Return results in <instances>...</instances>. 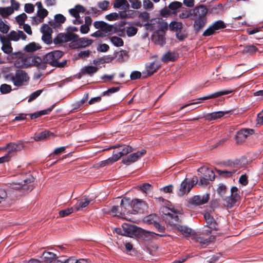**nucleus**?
Returning <instances> with one entry per match:
<instances>
[{
  "instance_id": "1",
  "label": "nucleus",
  "mask_w": 263,
  "mask_h": 263,
  "mask_svg": "<svg viewBox=\"0 0 263 263\" xmlns=\"http://www.w3.org/2000/svg\"><path fill=\"white\" fill-rule=\"evenodd\" d=\"M93 25L96 29L102 30L103 33L106 34V36L116 33H118L119 35L122 36V34L124 33L123 30L103 21H96Z\"/></svg>"
},
{
  "instance_id": "2",
  "label": "nucleus",
  "mask_w": 263,
  "mask_h": 263,
  "mask_svg": "<svg viewBox=\"0 0 263 263\" xmlns=\"http://www.w3.org/2000/svg\"><path fill=\"white\" fill-rule=\"evenodd\" d=\"M14 86L21 87L27 83L29 80V77L25 71L18 69L14 74L10 73L9 75Z\"/></svg>"
},
{
  "instance_id": "3",
  "label": "nucleus",
  "mask_w": 263,
  "mask_h": 263,
  "mask_svg": "<svg viewBox=\"0 0 263 263\" xmlns=\"http://www.w3.org/2000/svg\"><path fill=\"white\" fill-rule=\"evenodd\" d=\"M239 191L236 186L231 189V195L224 198V205L228 208H231L240 198Z\"/></svg>"
},
{
  "instance_id": "4",
  "label": "nucleus",
  "mask_w": 263,
  "mask_h": 263,
  "mask_svg": "<svg viewBox=\"0 0 263 263\" xmlns=\"http://www.w3.org/2000/svg\"><path fill=\"white\" fill-rule=\"evenodd\" d=\"M92 43L93 40L87 37H78L75 42L69 44V47L72 49L83 48L90 45Z\"/></svg>"
},
{
  "instance_id": "5",
  "label": "nucleus",
  "mask_w": 263,
  "mask_h": 263,
  "mask_svg": "<svg viewBox=\"0 0 263 263\" xmlns=\"http://www.w3.org/2000/svg\"><path fill=\"white\" fill-rule=\"evenodd\" d=\"M146 153V150L142 149L133 154H130L122 160V163L125 165H129L139 160Z\"/></svg>"
},
{
  "instance_id": "6",
  "label": "nucleus",
  "mask_w": 263,
  "mask_h": 263,
  "mask_svg": "<svg viewBox=\"0 0 263 263\" xmlns=\"http://www.w3.org/2000/svg\"><path fill=\"white\" fill-rule=\"evenodd\" d=\"M147 206L145 201L135 199L133 200V209L131 214H136L138 213H143L147 209Z\"/></svg>"
},
{
  "instance_id": "7",
  "label": "nucleus",
  "mask_w": 263,
  "mask_h": 263,
  "mask_svg": "<svg viewBox=\"0 0 263 263\" xmlns=\"http://www.w3.org/2000/svg\"><path fill=\"white\" fill-rule=\"evenodd\" d=\"M24 147V143L22 141H18L17 143H9L7 144L5 147V149L8 152L9 155H13L15 153L19 152L23 149Z\"/></svg>"
},
{
  "instance_id": "8",
  "label": "nucleus",
  "mask_w": 263,
  "mask_h": 263,
  "mask_svg": "<svg viewBox=\"0 0 263 263\" xmlns=\"http://www.w3.org/2000/svg\"><path fill=\"white\" fill-rule=\"evenodd\" d=\"M209 198V194H205L203 195H195L189 199V203L193 205H200L208 202Z\"/></svg>"
},
{
  "instance_id": "9",
  "label": "nucleus",
  "mask_w": 263,
  "mask_h": 263,
  "mask_svg": "<svg viewBox=\"0 0 263 263\" xmlns=\"http://www.w3.org/2000/svg\"><path fill=\"white\" fill-rule=\"evenodd\" d=\"M208 9L203 5L196 7L193 10V15L194 18H206Z\"/></svg>"
},
{
  "instance_id": "10",
  "label": "nucleus",
  "mask_w": 263,
  "mask_h": 263,
  "mask_svg": "<svg viewBox=\"0 0 263 263\" xmlns=\"http://www.w3.org/2000/svg\"><path fill=\"white\" fill-rule=\"evenodd\" d=\"M34 180V178L32 176H30L28 179H24L21 182L16 183V185H19L18 187H16L17 190H23L26 191H31L33 189V185L29 184L32 183Z\"/></svg>"
},
{
  "instance_id": "11",
  "label": "nucleus",
  "mask_w": 263,
  "mask_h": 263,
  "mask_svg": "<svg viewBox=\"0 0 263 263\" xmlns=\"http://www.w3.org/2000/svg\"><path fill=\"white\" fill-rule=\"evenodd\" d=\"M199 175L203 178H207L209 181H212L215 179V173L213 170L206 167H201L198 169Z\"/></svg>"
},
{
  "instance_id": "12",
  "label": "nucleus",
  "mask_w": 263,
  "mask_h": 263,
  "mask_svg": "<svg viewBox=\"0 0 263 263\" xmlns=\"http://www.w3.org/2000/svg\"><path fill=\"white\" fill-rule=\"evenodd\" d=\"M29 66H35L41 69H45L46 65L45 64L43 59L39 57H29Z\"/></svg>"
},
{
  "instance_id": "13",
  "label": "nucleus",
  "mask_w": 263,
  "mask_h": 263,
  "mask_svg": "<svg viewBox=\"0 0 263 263\" xmlns=\"http://www.w3.org/2000/svg\"><path fill=\"white\" fill-rule=\"evenodd\" d=\"M0 40L2 44V49L3 52L7 54H10L12 51L11 43L9 38L5 36H0Z\"/></svg>"
},
{
  "instance_id": "14",
  "label": "nucleus",
  "mask_w": 263,
  "mask_h": 263,
  "mask_svg": "<svg viewBox=\"0 0 263 263\" xmlns=\"http://www.w3.org/2000/svg\"><path fill=\"white\" fill-rule=\"evenodd\" d=\"M120 204L123 210H125V214L128 215L131 214L133 209V200H131L129 198L124 197L120 202Z\"/></svg>"
},
{
  "instance_id": "15",
  "label": "nucleus",
  "mask_w": 263,
  "mask_h": 263,
  "mask_svg": "<svg viewBox=\"0 0 263 263\" xmlns=\"http://www.w3.org/2000/svg\"><path fill=\"white\" fill-rule=\"evenodd\" d=\"M204 217L207 227L214 230H217L218 229V223L210 213L208 212L205 213L204 215Z\"/></svg>"
},
{
  "instance_id": "16",
  "label": "nucleus",
  "mask_w": 263,
  "mask_h": 263,
  "mask_svg": "<svg viewBox=\"0 0 263 263\" xmlns=\"http://www.w3.org/2000/svg\"><path fill=\"white\" fill-rule=\"evenodd\" d=\"M160 64L157 60L150 63H148L146 65V69L147 72L148 76H151L156 72L160 68Z\"/></svg>"
},
{
  "instance_id": "17",
  "label": "nucleus",
  "mask_w": 263,
  "mask_h": 263,
  "mask_svg": "<svg viewBox=\"0 0 263 263\" xmlns=\"http://www.w3.org/2000/svg\"><path fill=\"white\" fill-rule=\"evenodd\" d=\"M9 40L10 41H17L20 39L25 40L27 38L26 35L22 31H11L9 34L7 36Z\"/></svg>"
},
{
  "instance_id": "18",
  "label": "nucleus",
  "mask_w": 263,
  "mask_h": 263,
  "mask_svg": "<svg viewBox=\"0 0 263 263\" xmlns=\"http://www.w3.org/2000/svg\"><path fill=\"white\" fill-rule=\"evenodd\" d=\"M247 138V128H242L238 131L235 136L237 144H241L245 142Z\"/></svg>"
},
{
  "instance_id": "19",
  "label": "nucleus",
  "mask_w": 263,
  "mask_h": 263,
  "mask_svg": "<svg viewBox=\"0 0 263 263\" xmlns=\"http://www.w3.org/2000/svg\"><path fill=\"white\" fill-rule=\"evenodd\" d=\"M29 57L17 59L14 61V66L17 68H25L29 67Z\"/></svg>"
},
{
  "instance_id": "20",
  "label": "nucleus",
  "mask_w": 263,
  "mask_h": 263,
  "mask_svg": "<svg viewBox=\"0 0 263 263\" xmlns=\"http://www.w3.org/2000/svg\"><path fill=\"white\" fill-rule=\"evenodd\" d=\"M111 212L115 216L127 219V215L125 213V210H123L121 204L120 205L113 206L111 209Z\"/></svg>"
},
{
  "instance_id": "21",
  "label": "nucleus",
  "mask_w": 263,
  "mask_h": 263,
  "mask_svg": "<svg viewBox=\"0 0 263 263\" xmlns=\"http://www.w3.org/2000/svg\"><path fill=\"white\" fill-rule=\"evenodd\" d=\"M165 32L156 31L154 34L153 39L157 44L162 45L165 43Z\"/></svg>"
},
{
  "instance_id": "22",
  "label": "nucleus",
  "mask_w": 263,
  "mask_h": 263,
  "mask_svg": "<svg viewBox=\"0 0 263 263\" xmlns=\"http://www.w3.org/2000/svg\"><path fill=\"white\" fill-rule=\"evenodd\" d=\"M214 237L213 236H209L207 238L203 236H199L195 238L196 242L199 243L201 247H204L208 246L214 239Z\"/></svg>"
},
{
  "instance_id": "23",
  "label": "nucleus",
  "mask_w": 263,
  "mask_h": 263,
  "mask_svg": "<svg viewBox=\"0 0 263 263\" xmlns=\"http://www.w3.org/2000/svg\"><path fill=\"white\" fill-rule=\"evenodd\" d=\"M179 58V55L175 52L168 51L165 53L161 58V61L164 63H167L169 61H175Z\"/></svg>"
},
{
  "instance_id": "24",
  "label": "nucleus",
  "mask_w": 263,
  "mask_h": 263,
  "mask_svg": "<svg viewBox=\"0 0 263 263\" xmlns=\"http://www.w3.org/2000/svg\"><path fill=\"white\" fill-rule=\"evenodd\" d=\"M90 202V200L86 196H83L78 200L77 203L74 206L76 211H79L81 208L86 207Z\"/></svg>"
},
{
  "instance_id": "25",
  "label": "nucleus",
  "mask_w": 263,
  "mask_h": 263,
  "mask_svg": "<svg viewBox=\"0 0 263 263\" xmlns=\"http://www.w3.org/2000/svg\"><path fill=\"white\" fill-rule=\"evenodd\" d=\"M228 111L224 112V111H216V112H213L210 114H208L206 115H205L204 118L206 120L208 121H211L212 120H215L217 119H219L223 117L226 114L228 113Z\"/></svg>"
},
{
  "instance_id": "26",
  "label": "nucleus",
  "mask_w": 263,
  "mask_h": 263,
  "mask_svg": "<svg viewBox=\"0 0 263 263\" xmlns=\"http://www.w3.org/2000/svg\"><path fill=\"white\" fill-rule=\"evenodd\" d=\"M254 199L252 197H248V218L254 217L255 209H254Z\"/></svg>"
},
{
  "instance_id": "27",
  "label": "nucleus",
  "mask_w": 263,
  "mask_h": 263,
  "mask_svg": "<svg viewBox=\"0 0 263 263\" xmlns=\"http://www.w3.org/2000/svg\"><path fill=\"white\" fill-rule=\"evenodd\" d=\"M53 134L47 130H45L39 133L38 134H35L34 136V139L36 141H42L45 139H47L50 136H53Z\"/></svg>"
},
{
  "instance_id": "28",
  "label": "nucleus",
  "mask_w": 263,
  "mask_h": 263,
  "mask_svg": "<svg viewBox=\"0 0 263 263\" xmlns=\"http://www.w3.org/2000/svg\"><path fill=\"white\" fill-rule=\"evenodd\" d=\"M189 185V179H185L181 183L178 195L179 196H183L185 193H188V186Z\"/></svg>"
},
{
  "instance_id": "29",
  "label": "nucleus",
  "mask_w": 263,
  "mask_h": 263,
  "mask_svg": "<svg viewBox=\"0 0 263 263\" xmlns=\"http://www.w3.org/2000/svg\"><path fill=\"white\" fill-rule=\"evenodd\" d=\"M195 21L194 24V28L195 32L198 33L205 26L206 19V18H195Z\"/></svg>"
},
{
  "instance_id": "30",
  "label": "nucleus",
  "mask_w": 263,
  "mask_h": 263,
  "mask_svg": "<svg viewBox=\"0 0 263 263\" xmlns=\"http://www.w3.org/2000/svg\"><path fill=\"white\" fill-rule=\"evenodd\" d=\"M231 92H232V91H230V90L219 91L216 92L215 93H214L213 94L208 95L207 96L199 98L198 100H208V99H213L215 98L220 97L222 95H228V94L230 93Z\"/></svg>"
},
{
  "instance_id": "31",
  "label": "nucleus",
  "mask_w": 263,
  "mask_h": 263,
  "mask_svg": "<svg viewBox=\"0 0 263 263\" xmlns=\"http://www.w3.org/2000/svg\"><path fill=\"white\" fill-rule=\"evenodd\" d=\"M176 229L185 237H189L193 234L192 230L185 226L178 224Z\"/></svg>"
},
{
  "instance_id": "32",
  "label": "nucleus",
  "mask_w": 263,
  "mask_h": 263,
  "mask_svg": "<svg viewBox=\"0 0 263 263\" xmlns=\"http://www.w3.org/2000/svg\"><path fill=\"white\" fill-rule=\"evenodd\" d=\"M55 255L52 252L45 251L42 254L41 258L43 261L46 263H52Z\"/></svg>"
},
{
  "instance_id": "33",
  "label": "nucleus",
  "mask_w": 263,
  "mask_h": 263,
  "mask_svg": "<svg viewBox=\"0 0 263 263\" xmlns=\"http://www.w3.org/2000/svg\"><path fill=\"white\" fill-rule=\"evenodd\" d=\"M155 23H153V24H157V27L158 29L157 31H162L165 32V31L168 29L169 26L168 24L163 20L158 18L155 20Z\"/></svg>"
},
{
  "instance_id": "34",
  "label": "nucleus",
  "mask_w": 263,
  "mask_h": 263,
  "mask_svg": "<svg viewBox=\"0 0 263 263\" xmlns=\"http://www.w3.org/2000/svg\"><path fill=\"white\" fill-rule=\"evenodd\" d=\"M98 70L97 67L93 66H86L84 67L81 69V73L83 75L88 74L92 76L93 74L96 73Z\"/></svg>"
},
{
  "instance_id": "35",
  "label": "nucleus",
  "mask_w": 263,
  "mask_h": 263,
  "mask_svg": "<svg viewBox=\"0 0 263 263\" xmlns=\"http://www.w3.org/2000/svg\"><path fill=\"white\" fill-rule=\"evenodd\" d=\"M43 61H44L45 64H49L50 65L54 66V65H57V61L54 60V55L50 52L46 54L43 58Z\"/></svg>"
},
{
  "instance_id": "36",
  "label": "nucleus",
  "mask_w": 263,
  "mask_h": 263,
  "mask_svg": "<svg viewBox=\"0 0 263 263\" xmlns=\"http://www.w3.org/2000/svg\"><path fill=\"white\" fill-rule=\"evenodd\" d=\"M164 215L167 216L170 218L169 222L171 223L173 225L176 226V227L178 225L177 224V222L180 221V218L176 213H170L168 212L164 213Z\"/></svg>"
},
{
  "instance_id": "37",
  "label": "nucleus",
  "mask_w": 263,
  "mask_h": 263,
  "mask_svg": "<svg viewBox=\"0 0 263 263\" xmlns=\"http://www.w3.org/2000/svg\"><path fill=\"white\" fill-rule=\"evenodd\" d=\"M169 28L171 31L176 33L182 31L183 29V24L181 22L173 21L169 25Z\"/></svg>"
},
{
  "instance_id": "38",
  "label": "nucleus",
  "mask_w": 263,
  "mask_h": 263,
  "mask_svg": "<svg viewBox=\"0 0 263 263\" xmlns=\"http://www.w3.org/2000/svg\"><path fill=\"white\" fill-rule=\"evenodd\" d=\"M14 13L11 7H0V15L4 18H7Z\"/></svg>"
},
{
  "instance_id": "39",
  "label": "nucleus",
  "mask_w": 263,
  "mask_h": 263,
  "mask_svg": "<svg viewBox=\"0 0 263 263\" xmlns=\"http://www.w3.org/2000/svg\"><path fill=\"white\" fill-rule=\"evenodd\" d=\"M53 43L55 45H61L63 43L67 42L65 38V33H59L53 39Z\"/></svg>"
},
{
  "instance_id": "40",
  "label": "nucleus",
  "mask_w": 263,
  "mask_h": 263,
  "mask_svg": "<svg viewBox=\"0 0 263 263\" xmlns=\"http://www.w3.org/2000/svg\"><path fill=\"white\" fill-rule=\"evenodd\" d=\"M126 31V34L128 36H133L136 34L137 33L138 29L137 28L132 26V27H126L124 28L123 29H122ZM122 36H124V33L122 34Z\"/></svg>"
},
{
  "instance_id": "41",
  "label": "nucleus",
  "mask_w": 263,
  "mask_h": 263,
  "mask_svg": "<svg viewBox=\"0 0 263 263\" xmlns=\"http://www.w3.org/2000/svg\"><path fill=\"white\" fill-rule=\"evenodd\" d=\"M182 6L181 2L174 1L170 3L168 6V8L172 11L173 13H175L177 9L180 8Z\"/></svg>"
},
{
  "instance_id": "42",
  "label": "nucleus",
  "mask_w": 263,
  "mask_h": 263,
  "mask_svg": "<svg viewBox=\"0 0 263 263\" xmlns=\"http://www.w3.org/2000/svg\"><path fill=\"white\" fill-rule=\"evenodd\" d=\"M39 48H40V47L37 44H36L34 42H32V43H30L29 44H28L27 45H26L24 48V50L26 52H33L36 51Z\"/></svg>"
},
{
  "instance_id": "43",
  "label": "nucleus",
  "mask_w": 263,
  "mask_h": 263,
  "mask_svg": "<svg viewBox=\"0 0 263 263\" xmlns=\"http://www.w3.org/2000/svg\"><path fill=\"white\" fill-rule=\"evenodd\" d=\"M109 39L112 44L115 46L121 47L124 44L123 40L119 37L116 36H111L109 38Z\"/></svg>"
},
{
  "instance_id": "44",
  "label": "nucleus",
  "mask_w": 263,
  "mask_h": 263,
  "mask_svg": "<svg viewBox=\"0 0 263 263\" xmlns=\"http://www.w3.org/2000/svg\"><path fill=\"white\" fill-rule=\"evenodd\" d=\"M158 217L156 214H151L145 218V221L149 224L154 225L158 221Z\"/></svg>"
},
{
  "instance_id": "45",
  "label": "nucleus",
  "mask_w": 263,
  "mask_h": 263,
  "mask_svg": "<svg viewBox=\"0 0 263 263\" xmlns=\"http://www.w3.org/2000/svg\"><path fill=\"white\" fill-rule=\"evenodd\" d=\"M65 38L67 42H75L77 38L79 37V35L75 33H72L68 31L65 33Z\"/></svg>"
},
{
  "instance_id": "46",
  "label": "nucleus",
  "mask_w": 263,
  "mask_h": 263,
  "mask_svg": "<svg viewBox=\"0 0 263 263\" xmlns=\"http://www.w3.org/2000/svg\"><path fill=\"white\" fill-rule=\"evenodd\" d=\"M121 6H125L126 8H128L129 4L126 0H116L114 7L116 8H119Z\"/></svg>"
},
{
  "instance_id": "47",
  "label": "nucleus",
  "mask_w": 263,
  "mask_h": 263,
  "mask_svg": "<svg viewBox=\"0 0 263 263\" xmlns=\"http://www.w3.org/2000/svg\"><path fill=\"white\" fill-rule=\"evenodd\" d=\"M212 26L215 31H216L218 30L224 28L226 25L223 21L219 20L214 22Z\"/></svg>"
},
{
  "instance_id": "48",
  "label": "nucleus",
  "mask_w": 263,
  "mask_h": 263,
  "mask_svg": "<svg viewBox=\"0 0 263 263\" xmlns=\"http://www.w3.org/2000/svg\"><path fill=\"white\" fill-rule=\"evenodd\" d=\"M91 53L89 50L81 51L78 53L77 59H85L90 56Z\"/></svg>"
},
{
  "instance_id": "49",
  "label": "nucleus",
  "mask_w": 263,
  "mask_h": 263,
  "mask_svg": "<svg viewBox=\"0 0 263 263\" xmlns=\"http://www.w3.org/2000/svg\"><path fill=\"white\" fill-rule=\"evenodd\" d=\"M6 21L4 22L2 19H0V31L3 33H7L10 29V27L6 24Z\"/></svg>"
},
{
  "instance_id": "50",
  "label": "nucleus",
  "mask_w": 263,
  "mask_h": 263,
  "mask_svg": "<svg viewBox=\"0 0 263 263\" xmlns=\"http://www.w3.org/2000/svg\"><path fill=\"white\" fill-rule=\"evenodd\" d=\"M74 210H75L74 208H70L60 211L59 212V216L61 217H66L69 215V214L72 213L73 212Z\"/></svg>"
},
{
  "instance_id": "51",
  "label": "nucleus",
  "mask_w": 263,
  "mask_h": 263,
  "mask_svg": "<svg viewBox=\"0 0 263 263\" xmlns=\"http://www.w3.org/2000/svg\"><path fill=\"white\" fill-rule=\"evenodd\" d=\"M27 16L25 13H23L16 17V21L21 26L24 24L25 20L27 19Z\"/></svg>"
},
{
  "instance_id": "52",
  "label": "nucleus",
  "mask_w": 263,
  "mask_h": 263,
  "mask_svg": "<svg viewBox=\"0 0 263 263\" xmlns=\"http://www.w3.org/2000/svg\"><path fill=\"white\" fill-rule=\"evenodd\" d=\"M11 90V86L8 84H3L0 86V91L3 94L8 93Z\"/></svg>"
},
{
  "instance_id": "53",
  "label": "nucleus",
  "mask_w": 263,
  "mask_h": 263,
  "mask_svg": "<svg viewBox=\"0 0 263 263\" xmlns=\"http://www.w3.org/2000/svg\"><path fill=\"white\" fill-rule=\"evenodd\" d=\"M227 191V187L225 185L223 184H221L219 185L218 188L217 189V193L219 195H220L224 200V198L226 197L224 196V194Z\"/></svg>"
},
{
  "instance_id": "54",
  "label": "nucleus",
  "mask_w": 263,
  "mask_h": 263,
  "mask_svg": "<svg viewBox=\"0 0 263 263\" xmlns=\"http://www.w3.org/2000/svg\"><path fill=\"white\" fill-rule=\"evenodd\" d=\"M258 51V49L256 46L254 45H248V55H253Z\"/></svg>"
},
{
  "instance_id": "55",
  "label": "nucleus",
  "mask_w": 263,
  "mask_h": 263,
  "mask_svg": "<svg viewBox=\"0 0 263 263\" xmlns=\"http://www.w3.org/2000/svg\"><path fill=\"white\" fill-rule=\"evenodd\" d=\"M65 263H88V262L84 259H76L74 257H70L66 259Z\"/></svg>"
},
{
  "instance_id": "56",
  "label": "nucleus",
  "mask_w": 263,
  "mask_h": 263,
  "mask_svg": "<svg viewBox=\"0 0 263 263\" xmlns=\"http://www.w3.org/2000/svg\"><path fill=\"white\" fill-rule=\"evenodd\" d=\"M41 31L43 34H51L52 30L50 27L47 24H43L41 28Z\"/></svg>"
},
{
  "instance_id": "57",
  "label": "nucleus",
  "mask_w": 263,
  "mask_h": 263,
  "mask_svg": "<svg viewBox=\"0 0 263 263\" xmlns=\"http://www.w3.org/2000/svg\"><path fill=\"white\" fill-rule=\"evenodd\" d=\"M192 15L193 14L191 10H185L182 11V12L179 14V17L180 18H186Z\"/></svg>"
},
{
  "instance_id": "58",
  "label": "nucleus",
  "mask_w": 263,
  "mask_h": 263,
  "mask_svg": "<svg viewBox=\"0 0 263 263\" xmlns=\"http://www.w3.org/2000/svg\"><path fill=\"white\" fill-rule=\"evenodd\" d=\"M42 91H43V90L40 89V90H37L36 91L31 93V95L29 96L28 101L29 102H30L32 101L33 100H35L36 98H37L41 94Z\"/></svg>"
},
{
  "instance_id": "59",
  "label": "nucleus",
  "mask_w": 263,
  "mask_h": 263,
  "mask_svg": "<svg viewBox=\"0 0 263 263\" xmlns=\"http://www.w3.org/2000/svg\"><path fill=\"white\" fill-rule=\"evenodd\" d=\"M120 89L119 87H112L108 89L107 91H104L102 96H109L111 94L118 91Z\"/></svg>"
},
{
  "instance_id": "60",
  "label": "nucleus",
  "mask_w": 263,
  "mask_h": 263,
  "mask_svg": "<svg viewBox=\"0 0 263 263\" xmlns=\"http://www.w3.org/2000/svg\"><path fill=\"white\" fill-rule=\"evenodd\" d=\"M176 36L178 40L182 41L187 37V34L185 31H180L176 33Z\"/></svg>"
},
{
  "instance_id": "61",
  "label": "nucleus",
  "mask_w": 263,
  "mask_h": 263,
  "mask_svg": "<svg viewBox=\"0 0 263 263\" xmlns=\"http://www.w3.org/2000/svg\"><path fill=\"white\" fill-rule=\"evenodd\" d=\"M139 188L145 193H147L152 190V186L148 183H145L139 186Z\"/></svg>"
},
{
  "instance_id": "62",
  "label": "nucleus",
  "mask_w": 263,
  "mask_h": 263,
  "mask_svg": "<svg viewBox=\"0 0 263 263\" xmlns=\"http://www.w3.org/2000/svg\"><path fill=\"white\" fill-rule=\"evenodd\" d=\"M98 5V7L103 11H105L107 10L109 5V3L107 1H103L102 2H99Z\"/></svg>"
},
{
  "instance_id": "63",
  "label": "nucleus",
  "mask_w": 263,
  "mask_h": 263,
  "mask_svg": "<svg viewBox=\"0 0 263 263\" xmlns=\"http://www.w3.org/2000/svg\"><path fill=\"white\" fill-rule=\"evenodd\" d=\"M133 150V149L131 146L126 145L125 146L122 151L119 152V153H120L121 156H123L132 152Z\"/></svg>"
},
{
  "instance_id": "64",
  "label": "nucleus",
  "mask_w": 263,
  "mask_h": 263,
  "mask_svg": "<svg viewBox=\"0 0 263 263\" xmlns=\"http://www.w3.org/2000/svg\"><path fill=\"white\" fill-rule=\"evenodd\" d=\"M54 21L59 24L64 23L66 21V17L61 14H58L54 16Z\"/></svg>"
}]
</instances>
